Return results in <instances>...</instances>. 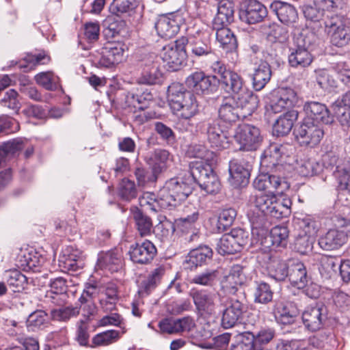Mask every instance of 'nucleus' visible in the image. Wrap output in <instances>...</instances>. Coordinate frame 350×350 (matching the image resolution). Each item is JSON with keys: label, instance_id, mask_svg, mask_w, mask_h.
Here are the masks:
<instances>
[{"label": "nucleus", "instance_id": "obj_40", "mask_svg": "<svg viewBox=\"0 0 350 350\" xmlns=\"http://www.w3.org/2000/svg\"><path fill=\"white\" fill-rule=\"evenodd\" d=\"M234 18V5L230 0H221L217 3V12L213 24L229 25Z\"/></svg>", "mask_w": 350, "mask_h": 350}, {"label": "nucleus", "instance_id": "obj_43", "mask_svg": "<svg viewBox=\"0 0 350 350\" xmlns=\"http://www.w3.org/2000/svg\"><path fill=\"white\" fill-rule=\"evenodd\" d=\"M60 266L68 271H77L81 267L83 258L81 252L78 250L68 249L59 257Z\"/></svg>", "mask_w": 350, "mask_h": 350}, {"label": "nucleus", "instance_id": "obj_18", "mask_svg": "<svg viewBox=\"0 0 350 350\" xmlns=\"http://www.w3.org/2000/svg\"><path fill=\"white\" fill-rule=\"evenodd\" d=\"M157 252L155 245L151 241L145 240L131 245L129 254L134 263L146 265L154 259Z\"/></svg>", "mask_w": 350, "mask_h": 350}, {"label": "nucleus", "instance_id": "obj_45", "mask_svg": "<svg viewBox=\"0 0 350 350\" xmlns=\"http://www.w3.org/2000/svg\"><path fill=\"white\" fill-rule=\"evenodd\" d=\"M334 176L338 182V189L350 192V161L345 160L336 166Z\"/></svg>", "mask_w": 350, "mask_h": 350}, {"label": "nucleus", "instance_id": "obj_20", "mask_svg": "<svg viewBox=\"0 0 350 350\" xmlns=\"http://www.w3.org/2000/svg\"><path fill=\"white\" fill-rule=\"evenodd\" d=\"M182 17L178 14L171 13L159 17L155 23L158 35L163 38L174 37L180 30Z\"/></svg>", "mask_w": 350, "mask_h": 350}, {"label": "nucleus", "instance_id": "obj_63", "mask_svg": "<svg viewBox=\"0 0 350 350\" xmlns=\"http://www.w3.org/2000/svg\"><path fill=\"white\" fill-rule=\"evenodd\" d=\"M314 238L310 235H299L294 243V249L301 254H307L313 248Z\"/></svg>", "mask_w": 350, "mask_h": 350}, {"label": "nucleus", "instance_id": "obj_57", "mask_svg": "<svg viewBox=\"0 0 350 350\" xmlns=\"http://www.w3.org/2000/svg\"><path fill=\"white\" fill-rule=\"evenodd\" d=\"M219 275L217 269H206L204 271L195 275L191 283L201 286H211L216 282Z\"/></svg>", "mask_w": 350, "mask_h": 350}, {"label": "nucleus", "instance_id": "obj_3", "mask_svg": "<svg viewBox=\"0 0 350 350\" xmlns=\"http://www.w3.org/2000/svg\"><path fill=\"white\" fill-rule=\"evenodd\" d=\"M234 139L239 145V150L253 152L260 147L263 135L258 127L250 124H241L234 131Z\"/></svg>", "mask_w": 350, "mask_h": 350}, {"label": "nucleus", "instance_id": "obj_56", "mask_svg": "<svg viewBox=\"0 0 350 350\" xmlns=\"http://www.w3.org/2000/svg\"><path fill=\"white\" fill-rule=\"evenodd\" d=\"M238 245L230 232L224 234L217 243L216 250L221 255L233 254L239 252Z\"/></svg>", "mask_w": 350, "mask_h": 350}, {"label": "nucleus", "instance_id": "obj_49", "mask_svg": "<svg viewBox=\"0 0 350 350\" xmlns=\"http://www.w3.org/2000/svg\"><path fill=\"white\" fill-rule=\"evenodd\" d=\"M48 315L41 310L31 312L26 321L27 327L29 331L31 332L43 329L48 325Z\"/></svg>", "mask_w": 350, "mask_h": 350}, {"label": "nucleus", "instance_id": "obj_36", "mask_svg": "<svg viewBox=\"0 0 350 350\" xmlns=\"http://www.w3.org/2000/svg\"><path fill=\"white\" fill-rule=\"evenodd\" d=\"M171 159L169 151L165 149L157 148L148 158L147 163L154 174L159 175L167 170Z\"/></svg>", "mask_w": 350, "mask_h": 350}, {"label": "nucleus", "instance_id": "obj_58", "mask_svg": "<svg viewBox=\"0 0 350 350\" xmlns=\"http://www.w3.org/2000/svg\"><path fill=\"white\" fill-rule=\"evenodd\" d=\"M237 216L234 208H228L223 209L218 216L217 228L219 232L227 230L233 224Z\"/></svg>", "mask_w": 350, "mask_h": 350}, {"label": "nucleus", "instance_id": "obj_35", "mask_svg": "<svg viewBox=\"0 0 350 350\" xmlns=\"http://www.w3.org/2000/svg\"><path fill=\"white\" fill-rule=\"evenodd\" d=\"M131 213L135 227L139 236L142 237L150 236L153 232L152 219L137 206H132Z\"/></svg>", "mask_w": 350, "mask_h": 350}, {"label": "nucleus", "instance_id": "obj_28", "mask_svg": "<svg viewBox=\"0 0 350 350\" xmlns=\"http://www.w3.org/2000/svg\"><path fill=\"white\" fill-rule=\"evenodd\" d=\"M288 278L291 284L297 288L306 286L309 276L306 265L299 259H290Z\"/></svg>", "mask_w": 350, "mask_h": 350}, {"label": "nucleus", "instance_id": "obj_25", "mask_svg": "<svg viewBox=\"0 0 350 350\" xmlns=\"http://www.w3.org/2000/svg\"><path fill=\"white\" fill-rule=\"evenodd\" d=\"M215 79V76L206 75L202 71H196L187 77L185 84L198 94H207L211 91L212 82Z\"/></svg>", "mask_w": 350, "mask_h": 350}, {"label": "nucleus", "instance_id": "obj_17", "mask_svg": "<svg viewBox=\"0 0 350 350\" xmlns=\"http://www.w3.org/2000/svg\"><path fill=\"white\" fill-rule=\"evenodd\" d=\"M273 313L276 321L284 325L294 324L299 314L295 304L282 300L275 302Z\"/></svg>", "mask_w": 350, "mask_h": 350}, {"label": "nucleus", "instance_id": "obj_11", "mask_svg": "<svg viewBox=\"0 0 350 350\" xmlns=\"http://www.w3.org/2000/svg\"><path fill=\"white\" fill-rule=\"evenodd\" d=\"M204 130L206 131L207 139L212 148L218 150L229 148L230 144L228 131L223 130L217 120H207L202 123Z\"/></svg>", "mask_w": 350, "mask_h": 350}, {"label": "nucleus", "instance_id": "obj_62", "mask_svg": "<svg viewBox=\"0 0 350 350\" xmlns=\"http://www.w3.org/2000/svg\"><path fill=\"white\" fill-rule=\"evenodd\" d=\"M325 10L320 8L316 1L314 6H306L304 10V14L308 20L324 24V21L327 19V17L332 15L328 14H325Z\"/></svg>", "mask_w": 350, "mask_h": 350}, {"label": "nucleus", "instance_id": "obj_16", "mask_svg": "<svg viewBox=\"0 0 350 350\" xmlns=\"http://www.w3.org/2000/svg\"><path fill=\"white\" fill-rule=\"evenodd\" d=\"M254 187L259 191L267 190L271 194H282L289 188L288 183L280 176L267 172L256 177L254 181Z\"/></svg>", "mask_w": 350, "mask_h": 350}, {"label": "nucleus", "instance_id": "obj_4", "mask_svg": "<svg viewBox=\"0 0 350 350\" xmlns=\"http://www.w3.org/2000/svg\"><path fill=\"white\" fill-rule=\"evenodd\" d=\"M325 31L329 36L330 42L337 47H342L350 42V21L337 15L328 16L324 21Z\"/></svg>", "mask_w": 350, "mask_h": 350}, {"label": "nucleus", "instance_id": "obj_37", "mask_svg": "<svg viewBox=\"0 0 350 350\" xmlns=\"http://www.w3.org/2000/svg\"><path fill=\"white\" fill-rule=\"evenodd\" d=\"M345 243L346 234L336 229L329 230L319 239L320 247L327 251L337 250Z\"/></svg>", "mask_w": 350, "mask_h": 350}, {"label": "nucleus", "instance_id": "obj_22", "mask_svg": "<svg viewBox=\"0 0 350 350\" xmlns=\"http://www.w3.org/2000/svg\"><path fill=\"white\" fill-rule=\"evenodd\" d=\"M247 215L252 228L251 245L256 246L259 243L260 238L267 234L268 232L267 215L265 213L254 209L248 213Z\"/></svg>", "mask_w": 350, "mask_h": 350}, {"label": "nucleus", "instance_id": "obj_10", "mask_svg": "<svg viewBox=\"0 0 350 350\" xmlns=\"http://www.w3.org/2000/svg\"><path fill=\"white\" fill-rule=\"evenodd\" d=\"M297 44L291 49L288 61L289 66L295 68H304L309 66L313 61L312 54L308 51L310 40L301 34L297 39Z\"/></svg>", "mask_w": 350, "mask_h": 350}, {"label": "nucleus", "instance_id": "obj_60", "mask_svg": "<svg viewBox=\"0 0 350 350\" xmlns=\"http://www.w3.org/2000/svg\"><path fill=\"white\" fill-rule=\"evenodd\" d=\"M138 3V0H113L109 9L111 13L118 16L133 11L137 7Z\"/></svg>", "mask_w": 350, "mask_h": 350}, {"label": "nucleus", "instance_id": "obj_6", "mask_svg": "<svg viewBox=\"0 0 350 350\" xmlns=\"http://www.w3.org/2000/svg\"><path fill=\"white\" fill-rule=\"evenodd\" d=\"M294 134L300 146L313 148L322 140L324 131L319 124L304 120L302 124L295 129Z\"/></svg>", "mask_w": 350, "mask_h": 350}, {"label": "nucleus", "instance_id": "obj_48", "mask_svg": "<svg viewBox=\"0 0 350 350\" xmlns=\"http://www.w3.org/2000/svg\"><path fill=\"white\" fill-rule=\"evenodd\" d=\"M253 295L255 303L267 304L271 301L273 292L268 283L263 281H257L255 282Z\"/></svg>", "mask_w": 350, "mask_h": 350}, {"label": "nucleus", "instance_id": "obj_30", "mask_svg": "<svg viewBox=\"0 0 350 350\" xmlns=\"http://www.w3.org/2000/svg\"><path fill=\"white\" fill-rule=\"evenodd\" d=\"M235 103L237 107L239 108L243 119L251 116L257 109L259 99L258 96L247 88L243 92L237 94Z\"/></svg>", "mask_w": 350, "mask_h": 350}, {"label": "nucleus", "instance_id": "obj_64", "mask_svg": "<svg viewBox=\"0 0 350 350\" xmlns=\"http://www.w3.org/2000/svg\"><path fill=\"white\" fill-rule=\"evenodd\" d=\"M288 38V32L286 28L278 25L273 24L270 27V30L267 34V38L271 42H277L282 44L287 40Z\"/></svg>", "mask_w": 350, "mask_h": 350}, {"label": "nucleus", "instance_id": "obj_44", "mask_svg": "<svg viewBox=\"0 0 350 350\" xmlns=\"http://www.w3.org/2000/svg\"><path fill=\"white\" fill-rule=\"evenodd\" d=\"M189 167L191 176L199 186L214 172L211 166L202 161L191 162Z\"/></svg>", "mask_w": 350, "mask_h": 350}, {"label": "nucleus", "instance_id": "obj_33", "mask_svg": "<svg viewBox=\"0 0 350 350\" xmlns=\"http://www.w3.org/2000/svg\"><path fill=\"white\" fill-rule=\"evenodd\" d=\"M228 25L213 24V29L216 31V40L219 46L227 52H230L237 48L238 43L234 33L227 27Z\"/></svg>", "mask_w": 350, "mask_h": 350}, {"label": "nucleus", "instance_id": "obj_53", "mask_svg": "<svg viewBox=\"0 0 350 350\" xmlns=\"http://www.w3.org/2000/svg\"><path fill=\"white\" fill-rule=\"evenodd\" d=\"M118 194L124 201L131 202L137 196V190L135 182L128 178L122 179L118 188Z\"/></svg>", "mask_w": 350, "mask_h": 350}, {"label": "nucleus", "instance_id": "obj_8", "mask_svg": "<svg viewBox=\"0 0 350 350\" xmlns=\"http://www.w3.org/2000/svg\"><path fill=\"white\" fill-rule=\"evenodd\" d=\"M178 107L174 106L171 108L180 118L176 123V128L187 131L190 126L189 121L199 112L198 103L192 93H186L185 98L178 103Z\"/></svg>", "mask_w": 350, "mask_h": 350}, {"label": "nucleus", "instance_id": "obj_7", "mask_svg": "<svg viewBox=\"0 0 350 350\" xmlns=\"http://www.w3.org/2000/svg\"><path fill=\"white\" fill-rule=\"evenodd\" d=\"M253 157L247 155L246 159H233L229 163V181L234 187H245L249 183L250 171Z\"/></svg>", "mask_w": 350, "mask_h": 350}, {"label": "nucleus", "instance_id": "obj_59", "mask_svg": "<svg viewBox=\"0 0 350 350\" xmlns=\"http://www.w3.org/2000/svg\"><path fill=\"white\" fill-rule=\"evenodd\" d=\"M275 196L274 194L260 193L252 196L250 201L254 206V210L266 214L272 202L275 201Z\"/></svg>", "mask_w": 350, "mask_h": 350}, {"label": "nucleus", "instance_id": "obj_13", "mask_svg": "<svg viewBox=\"0 0 350 350\" xmlns=\"http://www.w3.org/2000/svg\"><path fill=\"white\" fill-rule=\"evenodd\" d=\"M301 319L308 331L317 332L323 327L327 319V308L323 304L310 306L303 312Z\"/></svg>", "mask_w": 350, "mask_h": 350}, {"label": "nucleus", "instance_id": "obj_46", "mask_svg": "<svg viewBox=\"0 0 350 350\" xmlns=\"http://www.w3.org/2000/svg\"><path fill=\"white\" fill-rule=\"evenodd\" d=\"M220 83L226 92H232L235 94L243 92V90L247 88L245 81L241 75L233 71H230L226 77H223V80Z\"/></svg>", "mask_w": 350, "mask_h": 350}, {"label": "nucleus", "instance_id": "obj_50", "mask_svg": "<svg viewBox=\"0 0 350 350\" xmlns=\"http://www.w3.org/2000/svg\"><path fill=\"white\" fill-rule=\"evenodd\" d=\"M186 93H191L187 91L185 86L180 83H172L167 89V100L170 108L174 106L178 107V103L186 97Z\"/></svg>", "mask_w": 350, "mask_h": 350}, {"label": "nucleus", "instance_id": "obj_27", "mask_svg": "<svg viewBox=\"0 0 350 350\" xmlns=\"http://www.w3.org/2000/svg\"><path fill=\"white\" fill-rule=\"evenodd\" d=\"M245 280L244 267L241 265H234L228 274L224 275L221 280V286L227 293L234 294L237 287L243 284Z\"/></svg>", "mask_w": 350, "mask_h": 350}, {"label": "nucleus", "instance_id": "obj_19", "mask_svg": "<svg viewBox=\"0 0 350 350\" xmlns=\"http://www.w3.org/2000/svg\"><path fill=\"white\" fill-rule=\"evenodd\" d=\"M289 231L286 226H276L273 227L269 233L265 234L256 246H260L262 250H271L272 247H285L288 243Z\"/></svg>", "mask_w": 350, "mask_h": 350}, {"label": "nucleus", "instance_id": "obj_54", "mask_svg": "<svg viewBox=\"0 0 350 350\" xmlns=\"http://www.w3.org/2000/svg\"><path fill=\"white\" fill-rule=\"evenodd\" d=\"M19 261L23 269L37 271L42 266L44 260L36 252H25L21 256Z\"/></svg>", "mask_w": 350, "mask_h": 350}, {"label": "nucleus", "instance_id": "obj_12", "mask_svg": "<svg viewBox=\"0 0 350 350\" xmlns=\"http://www.w3.org/2000/svg\"><path fill=\"white\" fill-rule=\"evenodd\" d=\"M124 53L120 46H105L92 53V61L98 68H110L122 62Z\"/></svg>", "mask_w": 350, "mask_h": 350}, {"label": "nucleus", "instance_id": "obj_5", "mask_svg": "<svg viewBox=\"0 0 350 350\" xmlns=\"http://www.w3.org/2000/svg\"><path fill=\"white\" fill-rule=\"evenodd\" d=\"M184 39H177L174 44L163 46L161 53L163 62L165 64L167 70L171 72L180 70L184 65L187 52L184 45Z\"/></svg>", "mask_w": 350, "mask_h": 350}, {"label": "nucleus", "instance_id": "obj_31", "mask_svg": "<svg viewBox=\"0 0 350 350\" xmlns=\"http://www.w3.org/2000/svg\"><path fill=\"white\" fill-rule=\"evenodd\" d=\"M270 10L277 15L281 23L286 25L295 23L298 18L295 8L286 2L274 1L270 5Z\"/></svg>", "mask_w": 350, "mask_h": 350}, {"label": "nucleus", "instance_id": "obj_38", "mask_svg": "<svg viewBox=\"0 0 350 350\" xmlns=\"http://www.w3.org/2000/svg\"><path fill=\"white\" fill-rule=\"evenodd\" d=\"M289 262L276 257L269 258L266 269L268 275L276 281H284L288 274Z\"/></svg>", "mask_w": 350, "mask_h": 350}, {"label": "nucleus", "instance_id": "obj_55", "mask_svg": "<svg viewBox=\"0 0 350 350\" xmlns=\"http://www.w3.org/2000/svg\"><path fill=\"white\" fill-rule=\"evenodd\" d=\"M322 170L321 165L313 158H306L301 160L297 167L299 174L304 177L317 175Z\"/></svg>", "mask_w": 350, "mask_h": 350}, {"label": "nucleus", "instance_id": "obj_2", "mask_svg": "<svg viewBox=\"0 0 350 350\" xmlns=\"http://www.w3.org/2000/svg\"><path fill=\"white\" fill-rule=\"evenodd\" d=\"M212 31L210 28L202 29L188 38L182 36L185 40V47L187 46L193 59L208 57L214 53L211 44Z\"/></svg>", "mask_w": 350, "mask_h": 350}, {"label": "nucleus", "instance_id": "obj_51", "mask_svg": "<svg viewBox=\"0 0 350 350\" xmlns=\"http://www.w3.org/2000/svg\"><path fill=\"white\" fill-rule=\"evenodd\" d=\"M120 338L119 331L109 329L96 334L92 339L91 348L107 346L118 341Z\"/></svg>", "mask_w": 350, "mask_h": 350}, {"label": "nucleus", "instance_id": "obj_14", "mask_svg": "<svg viewBox=\"0 0 350 350\" xmlns=\"http://www.w3.org/2000/svg\"><path fill=\"white\" fill-rule=\"evenodd\" d=\"M268 14L267 8L257 0H245L241 5L240 19L247 24H256L263 21Z\"/></svg>", "mask_w": 350, "mask_h": 350}, {"label": "nucleus", "instance_id": "obj_24", "mask_svg": "<svg viewBox=\"0 0 350 350\" xmlns=\"http://www.w3.org/2000/svg\"><path fill=\"white\" fill-rule=\"evenodd\" d=\"M245 306L237 299H231L227 304L226 308L223 312L221 325L225 329L234 327L242 320Z\"/></svg>", "mask_w": 350, "mask_h": 350}, {"label": "nucleus", "instance_id": "obj_47", "mask_svg": "<svg viewBox=\"0 0 350 350\" xmlns=\"http://www.w3.org/2000/svg\"><path fill=\"white\" fill-rule=\"evenodd\" d=\"M340 261L337 258L325 256L321 259L319 272L322 278L330 279L337 274Z\"/></svg>", "mask_w": 350, "mask_h": 350}, {"label": "nucleus", "instance_id": "obj_52", "mask_svg": "<svg viewBox=\"0 0 350 350\" xmlns=\"http://www.w3.org/2000/svg\"><path fill=\"white\" fill-rule=\"evenodd\" d=\"M49 62L50 57L44 53L27 54L23 60L18 63V67L23 68L25 72H27L33 69L37 65L46 64Z\"/></svg>", "mask_w": 350, "mask_h": 350}, {"label": "nucleus", "instance_id": "obj_15", "mask_svg": "<svg viewBox=\"0 0 350 350\" xmlns=\"http://www.w3.org/2000/svg\"><path fill=\"white\" fill-rule=\"evenodd\" d=\"M273 336L274 332L271 329H262L256 334L245 332L242 335L237 350H262V345L269 343Z\"/></svg>", "mask_w": 350, "mask_h": 350}, {"label": "nucleus", "instance_id": "obj_41", "mask_svg": "<svg viewBox=\"0 0 350 350\" xmlns=\"http://www.w3.org/2000/svg\"><path fill=\"white\" fill-rule=\"evenodd\" d=\"M3 280L9 288L14 293L22 292L27 285V278L16 269L6 270Z\"/></svg>", "mask_w": 350, "mask_h": 350}, {"label": "nucleus", "instance_id": "obj_29", "mask_svg": "<svg viewBox=\"0 0 350 350\" xmlns=\"http://www.w3.org/2000/svg\"><path fill=\"white\" fill-rule=\"evenodd\" d=\"M213 250L211 247L203 245L189 252L183 262L185 269L193 270L199 266L210 261L213 257Z\"/></svg>", "mask_w": 350, "mask_h": 350}, {"label": "nucleus", "instance_id": "obj_34", "mask_svg": "<svg viewBox=\"0 0 350 350\" xmlns=\"http://www.w3.org/2000/svg\"><path fill=\"white\" fill-rule=\"evenodd\" d=\"M122 252L114 249L101 253L98 258L97 264L102 269L116 272L122 267Z\"/></svg>", "mask_w": 350, "mask_h": 350}, {"label": "nucleus", "instance_id": "obj_42", "mask_svg": "<svg viewBox=\"0 0 350 350\" xmlns=\"http://www.w3.org/2000/svg\"><path fill=\"white\" fill-rule=\"evenodd\" d=\"M298 118V112L295 110L288 111L280 116L273 125V131L277 135H286L291 131L294 122Z\"/></svg>", "mask_w": 350, "mask_h": 350}, {"label": "nucleus", "instance_id": "obj_9", "mask_svg": "<svg viewBox=\"0 0 350 350\" xmlns=\"http://www.w3.org/2000/svg\"><path fill=\"white\" fill-rule=\"evenodd\" d=\"M198 313L204 317H209L216 312L217 295L205 289L193 288L189 293Z\"/></svg>", "mask_w": 350, "mask_h": 350}, {"label": "nucleus", "instance_id": "obj_1", "mask_svg": "<svg viewBox=\"0 0 350 350\" xmlns=\"http://www.w3.org/2000/svg\"><path fill=\"white\" fill-rule=\"evenodd\" d=\"M192 191L193 187L191 185L173 178L166 181L160 189L159 202L162 208L172 209L185 200Z\"/></svg>", "mask_w": 350, "mask_h": 350}, {"label": "nucleus", "instance_id": "obj_21", "mask_svg": "<svg viewBox=\"0 0 350 350\" xmlns=\"http://www.w3.org/2000/svg\"><path fill=\"white\" fill-rule=\"evenodd\" d=\"M304 110L306 116L304 120L314 122L317 124L321 123L327 124L333 120L326 105L316 101L306 102L304 105Z\"/></svg>", "mask_w": 350, "mask_h": 350}, {"label": "nucleus", "instance_id": "obj_23", "mask_svg": "<svg viewBox=\"0 0 350 350\" xmlns=\"http://www.w3.org/2000/svg\"><path fill=\"white\" fill-rule=\"evenodd\" d=\"M297 102V94L293 89H282L279 92V95L271 100L267 107V112L274 114L281 113L284 109L293 107Z\"/></svg>", "mask_w": 350, "mask_h": 350}, {"label": "nucleus", "instance_id": "obj_61", "mask_svg": "<svg viewBox=\"0 0 350 350\" xmlns=\"http://www.w3.org/2000/svg\"><path fill=\"white\" fill-rule=\"evenodd\" d=\"M134 174L139 187H145L148 183L156 182L159 176L152 170L149 171L143 167H136Z\"/></svg>", "mask_w": 350, "mask_h": 350}, {"label": "nucleus", "instance_id": "obj_26", "mask_svg": "<svg viewBox=\"0 0 350 350\" xmlns=\"http://www.w3.org/2000/svg\"><path fill=\"white\" fill-rule=\"evenodd\" d=\"M195 326L193 319L185 317L180 319L165 318L159 323L160 331L169 334L189 332Z\"/></svg>", "mask_w": 350, "mask_h": 350}, {"label": "nucleus", "instance_id": "obj_39", "mask_svg": "<svg viewBox=\"0 0 350 350\" xmlns=\"http://www.w3.org/2000/svg\"><path fill=\"white\" fill-rule=\"evenodd\" d=\"M272 76V71L269 62H262L254 69L252 74V86L256 91L262 90L269 83Z\"/></svg>", "mask_w": 350, "mask_h": 350}, {"label": "nucleus", "instance_id": "obj_32", "mask_svg": "<svg viewBox=\"0 0 350 350\" xmlns=\"http://www.w3.org/2000/svg\"><path fill=\"white\" fill-rule=\"evenodd\" d=\"M220 120L226 123H233L242 118L240 109L235 103L234 98L228 96L223 99L218 109Z\"/></svg>", "mask_w": 350, "mask_h": 350}]
</instances>
